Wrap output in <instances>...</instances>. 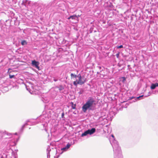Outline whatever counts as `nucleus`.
<instances>
[{
  "label": "nucleus",
  "mask_w": 158,
  "mask_h": 158,
  "mask_svg": "<svg viewBox=\"0 0 158 158\" xmlns=\"http://www.w3.org/2000/svg\"><path fill=\"white\" fill-rule=\"evenodd\" d=\"M15 135H17V133H15Z\"/></svg>",
  "instance_id": "412c9836"
},
{
  "label": "nucleus",
  "mask_w": 158,
  "mask_h": 158,
  "mask_svg": "<svg viewBox=\"0 0 158 158\" xmlns=\"http://www.w3.org/2000/svg\"><path fill=\"white\" fill-rule=\"evenodd\" d=\"M143 96V95H142V96H139V97H138V98H140V97H142Z\"/></svg>",
  "instance_id": "6ab92c4d"
},
{
  "label": "nucleus",
  "mask_w": 158,
  "mask_h": 158,
  "mask_svg": "<svg viewBox=\"0 0 158 158\" xmlns=\"http://www.w3.org/2000/svg\"><path fill=\"white\" fill-rule=\"evenodd\" d=\"M71 78H77V75H75V74H74L73 73H71Z\"/></svg>",
  "instance_id": "9d476101"
},
{
  "label": "nucleus",
  "mask_w": 158,
  "mask_h": 158,
  "mask_svg": "<svg viewBox=\"0 0 158 158\" xmlns=\"http://www.w3.org/2000/svg\"><path fill=\"white\" fill-rule=\"evenodd\" d=\"M32 65L35 66L36 68L39 69V65L40 64L39 62L38 61H36L35 60H33L32 61Z\"/></svg>",
  "instance_id": "7ed1b4c3"
},
{
  "label": "nucleus",
  "mask_w": 158,
  "mask_h": 158,
  "mask_svg": "<svg viewBox=\"0 0 158 158\" xmlns=\"http://www.w3.org/2000/svg\"><path fill=\"white\" fill-rule=\"evenodd\" d=\"M95 102L94 99L92 98H90L86 103L83 106L82 110L84 112H86V110L91 107Z\"/></svg>",
  "instance_id": "f257e3e1"
},
{
  "label": "nucleus",
  "mask_w": 158,
  "mask_h": 158,
  "mask_svg": "<svg viewBox=\"0 0 158 158\" xmlns=\"http://www.w3.org/2000/svg\"><path fill=\"white\" fill-rule=\"evenodd\" d=\"M70 145L69 144H67L65 148H62V149L63 150H65L66 149H68L70 147Z\"/></svg>",
  "instance_id": "6e6552de"
},
{
  "label": "nucleus",
  "mask_w": 158,
  "mask_h": 158,
  "mask_svg": "<svg viewBox=\"0 0 158 158\" xmlns=\"http://www.w3.org/2000/svg\"><path fill=\"white\" fill-rule=\"evenodd\" d=\"M154 84L155 85L156 87L158 86V83H156L155 84Z\"/></svg>",
  "instance_id": "dca6fc26"
},
{
  "label": "nucleus",
  "mask_w": 158,
  "mask_h": 158,
  "mask_svg": "<svg viewBox=\"0 0 158 158\" xmlns=\"http://www.w3.org/2000/svg\"><path fill=\"white\" fill-rule=\"evenodd\" d=\"M156 87L154 84H152L151 86V89H154L156 88Z\"/></svg>",
  "instance_id": "9b49d317"
},
{
  "label": "nucleus",
  "mask_w": 158,
  "mask_h": 158,
  "mask_svg": "<svg viewBox=\"0 0 158 158\" xmlns=\"http://www.w3.org/2000/svg\"><path fill=\"white\" fill-rule=\"evenodd\" d=\"M71 19V16L68 18V19Z\"/></svg>",
  "instance_id": "a211bd4d"
},
{
  "label": "nucleus",
  "mask_w": 158,
  "mask_h": 158,
  "mask_svg": "<svg viewBox=\"0 0 158 158\" xmlns=\"http://www.w3.org/2000/svg\"><path fill=\"white\" fill-rule=\"evenodd\" d=\"M64 115V113H62V117H63Z\"/></svg>",
  "instance_id": "f3484780"
},
{
  "label": "nucleus",
  "mask_w": 158,
  "mask_h": 158,
  "mask_svg": "<svg viewBox=\"0 0 158 158\" xmlns=\"http://www.w3.org/2000/svg\"><path fill=\"white\" fill-rule=\"evenodd\" d=\"M88 134V131H86L81 134V136H86Z\"/></svg>",
  "instance_id": "1a4fd4ad"
},
{
  "label": "nucleus",
  "mask_w": 158,
  "mask_h": 158,
  "mask_svg": "<svg viewBox=\"0 0 158 158\" xmlns=\"http://www.w3.org/2000/svg\"><path fill=\"white\" fill-rule=\"evenodd\" d=\"M70 104L72 105V108L73 109H76V105L75 104H73V102H71Z\"/></svg>",
  "instance_id": "0eeeda50"
},
{
  "label": "nucleus",
  "mask_w": 158,
  "mask_h": 158,
  "mask_svg": "<svg viewBox=\"0 0 158 158\" xmlns=\"http://www.w3.org/2000/svg\"><path fill=\"white\" fill-rule=\"evenodd\" d=\"M10 70H8V73H9V77L10 78H12L14 77L15 75L10 74L11 72L10 71Z\"/></svg>",
  "instance_id": "39448f33"
},
{
  "label": "nucleus",
  "mask_w": 158,
  "mask_h": 158,
  "mask_svg": "<svg viewBox=\"0 0 158 158\" xmlns=\"http://www.w3.org/2000/svg\"><path fill=\"white\" fill-rule=\"evenodd\" d=\"M80 16L79 15H78V16H77L76 15H73L71 16V19H75L76 18H78V17H79Z\"/></svg>",
  "instance_id": "423d86ee"
},
{
  "label": "nucleus",
  "mask_w": 158,
  "mask_h": 158,
  "mask_svg": "<svg viewBox=\"0 0 158 158\" xmlns=\"http://www.w3.org/2000/svg\"><path fill=\"white\" fill-rule=\"evenodd\" d=\"M112 137H114V135H112Z\"/></svg>",
  "instance_id": "aec40b11"
},
{
  "label": "nucleus",
  "mask_w": 158,
  "mask_h": 158,
  "mask_svg": "<svg viewBox=\"0 0 158 158\" xmlns=\"http://www.w3.org/2000/svg\"><path fill=\"white\" fill-rule=\"evenodd\" d=\"M27 43L26 41L23 40L21 42V44L22 45H23L25 44H27Z\"/></svg>",
  "instance_id": "f8f14e48"
},
{
  "label": "nucleus",
  "mask_w": 158,
  "mask_h": 158,
  "mask_svg": "<svg viewBox=\"0 0 158 158\" xmlns=\"http://www.w3.org/2000/svg\"><path fill=\"white\" fill-rule=\"evenodd\" d=\"M88 134L91 135L94 133L96 131L95 128H92L91 129H88L87 130Z\"/></svg>",
  "instance_id": "20e7f679"
},
{
  "label": "nucleus",
  "mask_w": 158,
  "mask_h": 158,
  "mask_svg": "<svg viewBox=\"0 0 158 158\" xmlns=\"http://www.w3.org/2000/svg\"><path fill=\"white\" fill-rule=\"evenodd\" d=\"M77 79H76V81H74L73 82V85L77 86L78 84L82 85L84 84L86 81V79L84 77H82L80 74L77 75Z\"/></svg>",
  "instance_id": "f03ea898"
},
{
  "label": "nucleus",
  "mask_w": 158,
  "mask_h": 158,
  "mask_svg": "<svg viewBox=\"0 0 158 158\" xmlns=\"http://www.w3.org/2000/svg\"><path fill=\"white\" fill-rule=\"evenodd\" d=\"M119 55V52H118V53L116 54V56L117 58H118Z\"/></svg>",
  "instance_id": "2eb2a0df"
},
{
  "label": "nucleus",
  "mask_w": 158,
  "mask_h": 158,
  "mask_svg": "<svg viewBox=\"0 0 158 158\" xmlns=\"http://www.w3.org/2000/svg\"><path fill=\"white\" fill-rule=\"evenodd\" d=\"M123 48V46L122 45H121L117 47V48Z\"/></svg>",
  "instance_id": "4468645a"
},
{
  "label": "nucleus",
  "mask_w": 158,
  "mask_h": 158,
  "mask_svg": "<svg viewBox=\"0 0 158 158\" xmlns=\"http://www.w3.org/2000/svg\"><path fill=\"white\" fill-rule=\"evenodd\" d=\"M121 78L123 79L122 82L123 83L126 80V78L125 77H123Z\"/></svg>",
  "instance_id": "ddd939ff"
}]
</instances>
